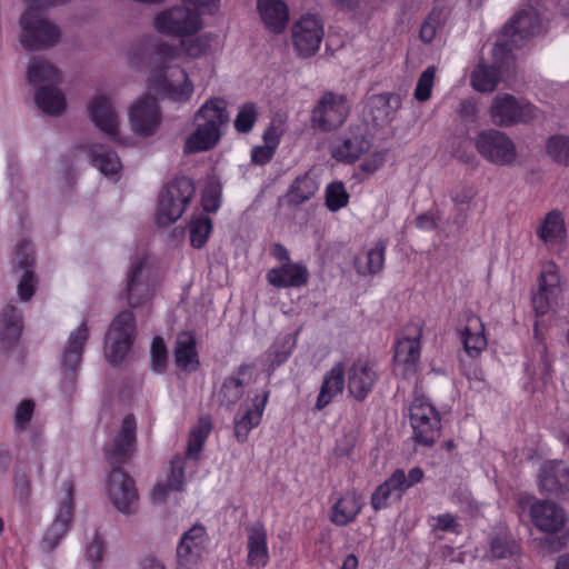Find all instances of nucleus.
<instances>
[{
    "instance_id": "f257e3e1",
    "label": "nucleus",
    "mask_w": 569,
    "mask_h": 569,
    "mask_svg": "<svg viewBox=\"0 0 569 569\" xmlns=\"http://www.w3.org/2000/svg\"><path fill=\"white\" fill-rule=\"evenodd\" d=\"M181 57L180 47L166 41H158L153 46V68L148 79V88L173 102L190 100L194 87L187 71L169 63Z\"/></svg>"
},
{
    "instance_id": "f03ea898",
    "label": "nucleus",
    "mask_w": 569,
    "mask_h": 569,
    "mask_svg": "<svg viewBox=\"0 0 569 569\" xmlns=\"http://www.w3.org/2000/svg\"><path fill=\"white\" fill-rule=\"evenodd\" d=\"M196 130L187 138L186 154L207 151L217 146L221 138V126L229 121L227 102L222 98L209 99L194 114Z\"/></svg>"
},
{
    "instance_id": "7ed1b4c3",
    "label": "nucleus",
    "mask_w": 569,
    "mask_h": 569,
    "mask_svg": "<svg viewBox=\"0 0 569 569\" xmlns=\"http://www.w3.org/2000/svg\"><path fill=\"white\" fill-rule=\"evenodd\" d=\"M27 3L26 12L20 17L22 29L21 44L23 48L36 51L57 44L60 40L59 28L46 20L41 11L68 0H23Z\"/></svg>"
},
{
    "instance_id": "20e7f679",
    "label": "nucleus",
    "mask_w": 569,
    "mask_h": 569,
    "mask_svg": "<svg viewBox=\"0 0 569 569\" xmlns=\"http://www.w3.org/2000/svg\"><path fill=\"white\" fill-rule=\"evenodd\" d=\"M194 193V182L188 177H178L169 182L159 196L157 223L164 227L176 222Z\"/></svg>"
},
{
    "instance_id": "39448f33",
    "label": "nucleus",
    "mask_w": 569,
    "mask_h": 569,
    "mask_svg": "<svg viewBox=\"0 0 569 569\" xmlns=\"http://www.w3.org/2000/svg\"><path fill=\"white\" fill-rule=\"evenodd\" d=\"M515 57L508 43L500 40L492 48V63L479 64L471 73V84L479 92H491L499 79L509 77L513 71Z\"/></svg>"
},
{
    "instance_id": "423d86ee",
    "label": "nucleus",
    "mask_w": 569,
    "mask_h": 569,
    "mask_svg": "<svg viewBox=\"0 0 569 569\" xmlns=\"http://www.w3.org/2000/svg\"><path fill=\"white\" fill-rule=\"evenodd\" d=\"M412 439L425 447H431L440 437L441 419L435 406L425 397H417L409 408Z\"/></svg>"
},
{
    "instance_id": "0eeeda50",
    "label": "nucleus",
    "mask_w": 569,
    "mask_h": 569,
    "mask_svg": "<svg viewBox=\"0 0 569 569\" xmlns=\"http://www.w3.org/2000/svg\"><path fill=\"white\" fill-rule=\"evenodd\" d=\"M104 458L112 469H121L130 462L137 452V420L127 415L120 428L103 447Z\"/></svg>"
},
{
    "instance_id": "6e6552de",
    "label": "nucleus",
    "mask_w": 569,
    "mask_h": 569,
    "mask_svg": "<svg viewBox=\"0 0 569 569\" xmlns=\"http://www.w3.org/2000/svg\"><path fill=\"white\" fill-rule=\"evenodd\" d=\"M134 316L130 310L121 311L113 319L106 337V359L111 366L120 365L134 341Z\"/></svg>"
},
{
    "instance_id": "1a4fd4ad",
    "label": "nucleus",
    "mask_w": 569,
    "mask_h": 569,
    "mask_svg": "<svg viewBox=\"0 0 569 569\" xmlns=\"http://www.w3.org/2000/svg\"><path fill=\"white\" fill-rule=\"evenodd\" d=\"M475 148L488 162L508 167L517 159V148L511 138L503 131L486 129L475 138Z\"/></svg>"
},
{
    "instance_id": "9d476101",
    "label": "nucleus",
    "mask_w": 569,
    "mask_h": 569,
    "mask_svg": "<svg viewBox=\"0 0 569 569\" xmlns=\"http://www.w3.org/2000/svg\"><path fill=\"white\" fill-rule=\"evenodd\" d=\"M153 24L159 33L179 38L196 34L202 28L199 12L187 6H176L159 12Z\"/></svg>"
},
{
    "instance_id": "9b49d317",
    "label": "nucleus",
    "mask_w": 569,
    "mask_h": 569,
    "mask_svg": "<svg viewBox=\"0 0 569 569\" xmlns=\"http://www.w3.org/2000/svg\"><path fill=\"white\" fill-rule=\"evenodd\" d=\"M489 114L496 126L509 128L532 121L537 117V108L512 94L498 93L492 100Z\"/></svg>"
},
{
    "instance_id": "f8f14e48",
    "label": "nucleus",
    "mask_w": 569,
    "mask_h": 569,
    "mask_svg": "<svg viewBox=\"0 0 569 569\" xmlns=\"http://www.w3.org/2000/svg\"><path fill=\"white\" fill-rule=\"evenodd\" d=\"M108 496L116 509L132 515L138 507V491L134 480L122 469H112L108 476Z\"/></svg>"
},
{
    "instance_id": "ddd939ff",
    "label": "nucleus",
    "mask_w": 569,
    "mask_h": 569,
    "mask_svg": "<svg viewBox=\"0 0 569 569\" xmlns=\"http://www.w3.org/2000/svg\"><path fill=\"white\" fill-rule=\"evenodd\" d=\"M161 113L156 98L144 94L129 109L131 130L141 137L156 134L161 123Z\"/></svg>"
},
{
    "instance_id": "4468645a",
    "label": "nucleus",
    "mask_w": 569,
    "mask_h": 569,
    "mask_svg": "<svg viewBox=\"0 0 569 569\" xmlns=\"http://www.w3.org/2000/svg\"><path fill=\"white\" fill-rule=\"evenodd\" d=\"M323 34L321 19L312 14L301 17L292 27V41L298 56L309 58L316 54Z\"/></svg>"
},
{
    "instance_id": "2eb2a0df",
    "label": "nucleus",
    "mask_w": 569,
    "mask_h": 569,
    "mask_svg": "<svg viewBox=\"0 0 569 569\" xmlns=\"http://www.w3.org/2000/svg\"><path fill=\"white\" fill-rule=\"evenodd\" d=\"M421 323H408L405 327V336L398 339L395 350V361L403 367L402 375L406 378L413 376L421 353Z\"/></svg>"
},
{
    "instance_id": "dca6fc26",
    "label": "nucleus",
    "mask_w": 569,
    "mask_h": 569,
    "mask_svg": "<svg viewBox=\"0 0 569 569\" xmlns=\"http://www.w3.org/2000/svg\"><path fill=\"white\" fill-rule=\"evenodd\" d=\"M561 293L558 267L549 261L542 264L538 279V291L532 296V307L537 316H545Z\"/></svg>"
},
{
    "instance_id": "f3484780",
    "label": "nucleus",
    "mask_w": 569,
    "mask_h": 569,
    "mask_svg": "<svg viewBox=\"0 0 569 569\" xmlns=\"http://www.w3.org/2000/svg\"><path fill=\"white\" fill-rule=\"evenodd\" d=\"M540 27L541 21L537 10L532 7H527L515 13L510 21L505 24L502 36L508 38L509 41L500 42L508 43L511 50L519 48L526 40L538 34Z\"/></svg>"
},
{
    "instance_id": "a211bd4d",
    "label": "nucleus",
    "mask_w": 569,
    "mask_h": 569,
    "mask_svg": "<svg viewBox=\"0 0 569 569\" xmlns=\"http://www.w3.org/2000/svg\"><path fill=\"white\" fill-rule=\"evenodd\" d=\"M348 116L347 99L343 94L327 92L312 111L313 123L322 131L340 127Z\"/></svg>"
},
{
    "instance_id": "6ab92c4d",
    "label": "nucleus",
    "mask_w": 569,
    "mask_h": 569,
    "mask_svg": "<svg viewBox=\"0 0 569 569\" xmlns=\"http://www.w3.org/2000/svg\"><path fill=\"white\" fill-rule=\"evenodd\" d=\"M12 267L14 270L23 271L18 283V295L21 301H29L34 295L38 282L33 272L34 250L29 241L23 240L18 243Z\"/></svg>"
},
{
    "instance_id": "aec40b11",
    "label": "nucleus",
    "mask_w": 569,
    "mask_h": 569,
    "mask_svg": "<svg viewBox=\"0 0 569 569\" xmlns=\"http://www.w3.org/2000/svg\"><path fill=\"white\" fill-rule=\"evenodd\" d=\"M539 486L542 491L569 500V466L562 461L546 462L539 472Z\"/></svg>"
},
{
    "instance_id": "412c9836",
    "label": "nucleus",
    "mask_w": 569,
    "mask_h": 569,
    "mask_svg": "<svg viewBox=\"0 0 569 569\" xmlns=\"http://www.w3.org/2000/svg\"><path fill=\"white\" fill-rule=\"evenodd\" d=\"M530 517L536 528L543 532L560 531L567 522L565 510L549 500H535L530 506Z\"/></svg>"
},
{
    "instance_id": "4be33fe9",
    "label": "nucleus",
    "mask_w": 569,
    "mask_h": 569,
    "mask_svg": "<svg viewBox=\"0 0 569 569\" xmlns=\"http://www.w3.org/2000/svg\"><path fill=\"white\" fill-rule=\"evenodd\" d=\"M378 379L373 366L360 359L353 361L348 369V392L357 401L362 402L372 391Z\"/></svg>"
},
{
    "instance_id": "5701e85b",
    "label": "nucleus",
    "mask_w": 569,
    "mask_h": 569,
    "mask_svg": "<svg viewBox=\"0 0 569 569\" xmlns=\"http://www.w3.org/2000/svg\"><path fill=\"white\" fill-rule=\"evenodd\" d=\"M253 365L239 366L231 376L224 378L218 392V401L227 408L233 407L243 396L244 388L251 382Z\"/></svg>"
},
{
    "instance_id": "b1692460",
    "label": "nucleus",
    "mask_w": 569,
    "mask_h": 569,
    "mask_svg": "<svg viewBox=\"0 0 569 569\" xmlns=\"http://www.w3.org/2000/svg\"><path fill=\"white\" fill-rule=\"evenodd\" d=\"M204 527L196 525L186 531L177 547L178 569H191L203 551Z\"/></svg>"
},
{
    "instance_id": "393cba45",
    "label": "nucleus",
    "mask_w": 569,
    "mask_h": 569,
    "mask_svg": "<svg viewBox=\"0 0 569 569\" xmlns=\"http://www.w3.org/2000/svg\"><path fill=\"white\" fill-rule=\"evenodd\" d=\"M88 338L89 330L86 321H83L69 336L68 346L61 358V368L64 378L70 381H73L74 373L80 366L83 347Z\"/></svg>"
},
{
    "instance_id": "a878e982",
    "label": "nucleus",
    "mask_w": 569,
    "mask_h": 569,
    "mask_svg": "<svg viewBox=\"0 0 569 569\" xmlns=\"http://www.w3.org/2000/svg\"><path fill=\"white\" fill-rule=\"evenodd\" d=\"M88 110L94 126L117 140L118 117L110 99L106 96H97L90 101Z\"/></svg>"
},
{
    "instance_id": "bb28decb",
    "label": "nucleus",
    "mask_w": 569,
    "mask_h": 569,
    "mask_svg": "<svg viewBox=\"0 0 569 569\" xmlns=\"http://www.w3.org/2000/svg\"><path fill=\"white\" fill-rule=\"evenodd\" d=\"M309 272L301 263L284 262L267 273V280L276 288H298L308 282Z\"/></svg>"
},
{
    "instance_id": "cd10ccee",
    "label": "nucleus",
    "mask_w": 569,
    "mask_h": 569,
    "mask_svg": "<svg viewBox=\"0 0 569 569\" xmlns=\"http://www.w3.org/2000/svg\"><path fill=\"white\" fill-rule=\"evenodd\" d=\"M401 99L398 94L382 92L368 98L367 110L376 124H387L392 121L395 112L400 108Z\"/></svg>"
},
{
    "instance_id": "c85d7f7f",
    "label": "nucleus",
    "mask_w": 569,
    "mask_h": 569,
    "mask_svg": "<svg viewBox=\"0 0 569 569\" xmlns=\"http://www.w3.org/2000/svg\"><path fill=\"white\" fill-rule=\"evenodd\" d=\"M68 486V495L66 500L61 502L58 513L53 523L47 530L46 536L43 538V542L48 545L50 549H53L59 540L67 533L69 529V525L72 520L73 516V503H72V485L67 483Z\"/></svg>"
},
{
    "instance_id": "c756f323",
    "label": "nucleus",
    "mask_w": 569,
    "mask_h": 569,
    "mask_svg": "<svg viewBox=\"0 0 569 569\" xmlns=\"http://www.w3.org/2000/svg\"><path fill=\"white\" fill-rule=\"evenodd\" d=\"M257 8L263 23L272 32L280 33L286 29L289 10L283 0H258Z\"/></svg>"
},
{
    "instance_id": "7c9ffc66",
    "label": "nucleus",
    "mask_w": 569,
    "mask_h": 569,
    "mask_svg": "<svg viewBox=\"0 0 569 569\" xmlns=\"http://www.w3.org/2000/svg\"><path fill=\"white\" fill-rule=\"evenodd\" d=\"M268 398L269 391L264 390L262 395L256 396L251 409H247L240 418H234V436L239 442H244L250 430L260 423Z\"/></svg>"
},
{
    "instance_id": "2f4dec72",
    "label": "nucleus",
    "mask_w": 569,
    "mask_h": 569,
    "mask_svg": "<svg viewBox=\"0 0 569 569\" xmlns=\"http://www.w3.org/2000/svg\"><path fill=\"white\" fill-rule=\"evenodd\" d=\"M318 190L319 183L317 179L312 176L311 171H307L296 177L289 186L284 196L287 204L298 207L313 198Z\"/></svg>"
},
{
    "instance_id": "473e14b6",
    "label": "nucleus",
    "mask_w": 569,
    "mask_h": 569,
    "mask_svg": "<svg viewBox=\"0 0 569 569\" xmlns=\"http://www.w3.org/2000/svg\"><path fill=\"white\" fill-rule=\"evenodd\" d=\"M387 243L379 240L370 249L363 250L355 258V268L360 276H375L383 269Z\"/></svg>"
},
{
    "instance_id": "72a5a7b5",
    "label": "nucleus",
    "mask_w": 569,
    "mask_h": 569,
    "mask_svg": "<svg viewBox=\"0 0 569 569\" xmlns=\"http://www.w3.org/2000/svg\"><path fill=\"white\" fill-rule=\"evenodd\" d=\"M345 372L343 363L339 362L325 375L316 402L317 410H322L331 402L335 396L342 392L345 386Z\"/></svg>"
},
{
    "instance_id": "f704fd0d",
    "label": "nucleus",
    "mask_w": 569,
    "mask_h": 569,
    "mask_svg": "<svg viewBox=\"0 0 569 569\" xmlns=\"http://www.w3.org/2000/svg\"><path fill=\"white\" fill-rule=\"evenodd\" d=\"M174 361L183 371H196L199 367L197 342L193 335L182 332L178 336L174 346Z\"/></svg>"
},
{
    "instance_id": "c9c22d12",
    "label": "nucleus",
    "mask_w": 569,
    "mask_h": 569,
    "mask_svg": "<svg viewBox=\"0 0 569 569\" xmlns=\"http://www.w3.org/2000/svg\"><path fill=\"white\" fill-rule=\"evenodd\" d=\"M362 509L356 492L342 495L331 507L330 521L336 526H347L355 521Z\"/></svg>"
},
{
    "instance_id": "e433bc0d",
    "label": "nucleus",
    "mask_w": 569,
    "mask_h": 569,
    "mask_svg": "<svg viewBox=\"0 0 569 569\" xmlns=\"http://www.w3.org/2000/svg\"><path fill=\"white\" fill-rule=\"evenodd\" d=\"M269 561L267 547V531L257 523L249 528L248 535V563L253 567H264Z\"/></svg>"
},
{
    "instance_id": "4c0bfd02",
    "label": "nucleus",
    "mask_w": 569,
    "mask_h": 569,
    "mask_svg": "<svg viewBox=\"0 0 569 569\" xmlns=\"http://www.w3.org/2000/svg\"><path fill=\"white\" fill-rule=\"evenodd\" d=\"M370 148L371 142L363 134L351 133L345 137L339 144L335 146L332 156L338 161L352 163L361 154L369 151Z\"/></svg>"
},
{
    "instance_id": "58836bf2",
    "label": "nucleus",
    "mask_w": 569,
    "mask_h": 569,
    "mask_svg": "<svg viewBox=\"0 0 569 569\" xmlns=\"http://www.w3.org/2000/svg\"><path fill=\"white\" fill-rule=\"evenodd\" d=\"M34 101L38 108L49 116H60L67 108L66 98L56 84L39 87L34 93Z\"/></svg>"
},
{
    "instance_id": "ea45409f",
    "label": "nucleus",
    "mask_w": 569,
    "mask_h": 569,
    "mask_svg": "<svg viewBox=\"0 0 569 569\" xmlns=\"http://www.w3.org/2000/svg\"><path fill=\"white\" fill-rule=\"evenodd\" d=\"M22 331V316L14 306H7L0 315V343L8 348L16 343Z\"/></svg>"
},
{
    "instance_id": "a19ab883",
    "label": "nucleus",
    "mask_w": 569,
    "mask_h": 569,
    "mask_svg": "<svg viewBox=\"0 0 569 569\" xmlns=\"http://www.w3.org/2000/svg\"><path fill=\"white\" fill-rule=\"evenodd\" d=\"M468 325L460 330V337L465 351L471 358H476L487 347V340L483 335V325L480 318L471 315L468 317Z\"/></svg>"
},
{
    "instance_id": "79ce46f5",
    "label": "nucleus",
    "mask_w": 569,
    "mask_h": 569,
    "mask_svg": "<svg viewBox=\"0 0 569 569\" xmlns=\"http://www.w3.org/2000/svg\"><path fill=\"white\" fill-rule=\"evenodd\" d=\"M144 261L141 258H136L129 268L127 274V283L124 289L126 299L131 308H136L142 302V293L146 291V286L141 281Z\"/></svg>"
},
{
    "instance_id": "37998d69",
    "label": "nucleus",
    "mask_w": 569,
    "mask_h": 569,
    "mask_svg": "<svg viewBox=\"0 0 569 569\" xmlns=\"http://www.w3.org/2000/svg\"><path fill=\"white\" fill-rule=\"evenodd\" d=\"M89 156L92 164L107 177L117 176L121 169L118 154L103 144H91L89 147Z\"/></svg>"
},
{
    "instance_id": "c03bdc74",
    "label": "nucleus",
    "mask_w": 569,
    "mask_h": 569,
    "mask_svg": "<svg viewBox=\"0 0 569 569\" xmlns=\"http://www.w3.org/2000/svg\"><path fill=\"white\" fill-rule=\"evenodd\" d=\"M402 482L399 481L398 478L391 475L387 478L381 485H379L371 495L370 505L375 511H379L389 507V500L395 497L396 499H401L405 493L400 486Z\"/></svg>"
},
{
    "instance_id": "a18cd8bd",
    "label": "nucleus",
    "mask_w": 569,
    "mask_h": 569,
    "mask_svg": "<svg viewBox=\"0 0 569 569\" xmlns=\"http://www.w3.org/2000/svg\"><path fill=\"white\" fill-rule=\"evenodd\" d=\"M27 78L30 83L57 84L60 82L58 69L40 57L32 59Z\"/></svg>"
},
{
    "instance_id": "49530a36",
    "label": "nucleus",
    "mask_w": 569,
    "mask_h": 569,
    "mask_svg": "<svg viewBox=\"0 0 569 569\" xmlns=\"http://www.w3.org/2000/svg\"><path fill=\"white\" fill-rule=\"evenodd\" d=\"M537 234L545 242L563 240L566 238V227L561 212L558 210L548 212L543 223L537 229Z\"/></svg>"
},
{
    "instance_id": "de8ad7c7",
    "label": "nucleus",
    "mask_w": 569,
    "mask_h": 569,
    "mask_svg": "<svg viewBox=\"0 0 569 569\" xmlns=\"http://www.w3.org/2000/svg\"><path fill=\"white\" fill-rule=\"evenodd\" d=\"M212 425L209 418H200L189 433L186 458L198 460L203 445L210 435Z\"/></svg>"
},
{
    "instance_id": "09e8293b",
    "label": "nucleus",
    "mask_w": 569,
    "mask_h": 569,
    "mask_svg": "<svg viewBox=\"0 0 569 569\" xmlns=\"http://www.w3.org/2000/svg\"><path fill=\"white\" fill-rule=\"evenodd\" d=\"M518 545L507 530H499L490 539L489 553L492 559H506L518 552Z\"/></svg>"
},
{
    "instance_id": "8fccbe9b",
    "label": "nucleus",
    "mask_w": 569,
    "mask_h": 569,
    "mask_svg": "<svg viewBox=\"0 0 569 569\" xmlns=\"http://www.w3.org/2000/svg\"><path fill=\"white\" fill-rule=\"evenodd\" d=\"M349 202V193L341 181H333L326 187L325 203L329 211L337 212Z\"/></svg>"
},
{
    "instance_id": "3c124183",
    "label": "nucleus",
    "mask_w": 569,
    "mask_h": 569,
    "mask_svg": "<svg viewBox=\"0 0 569 569\" xmlns=\"http://www.w3.org/2000/svg\"><path fill=\"white\" fill-rule=\"evenodd\" d=\"M212 230L211 219L207 216H200L191 219L189 224L190 242L193 248H202Z\"/></svg>"
},
{
    "instance_id": "603ef678",
    "label": "nucleus",
    "mask_w": 569,
    "mask_h": 569,
    "mask_svg": "<svg viewBox=\"0 0 569 569\" xmlns=\"http://www.w3.org/2000/svg\"><path fill=\"white\" fill-rule=\"evenodd\" d=\"M258 119V108L254 102H246L240 108L236 116L233 126L240 133H249Z\"/></svg>"
},
{
    "instance_id": "864d4df0",
    "label": "nucleus",
    "mask_w": 569,
    "mask_h": 569,
    "mask_svg": "<svg viewBox=\"0 0 569 569\" xmlns=\"http://www.w3.org/2000/svg\"><path fill=\"white\" fill-rule=\"evenodd\" d=\"M151 369L157 375L166 372L168 367V349L164 340L160 336L152 339L150 347Z\"/></svg>"
},
{
    "instance_id": "5fc2aeb1",
    "label": "nucleus",
    "mask_w": 569,
    "mask_h": 569,
    "mask_svg": "<svg viewBox=\"0 0 569 569\" xmlns=\"http://www.w3.org/2000/svg\"><path fill=\"white\" fill-rule=\"evenodd\" d=\"M547 152L558 163L569 166V137H550L547 141Z\"/></svg>"
},
{
    "instance_id": "6e6d98bb",
    "label": "nucleus",
    "mask_w": 569,
    "mask_h": 569,
    "mask_svg": "<svg viewBox=\"0 0 569 569\" xmlns=\"http://www.w3.org/2000/svg\"><path fill=\"white\" fill-rule=\"evenodd\" d=\"M211 38L209 36H198L188 40L182 39L180 41L181 56H186L191 59L200 58L210 48Z\"/></svg>"
},
{
    "instance_id": "4d7b16f0",
    "label": "nucleus",
    "mask_w": 569,
    "mask_h": 569,
    "mask_svg": "<svg viewBox=\"0 0 569 569\" xmlns=\"http://www.w3.org/2000/svg\"><path fill=\"white\" fill-rule=\"evenodd\" d=\"M436 76V67L429 66L419 77L416 89H415V98L418 101H427L431 96V90L433 87Z\"/></svg>"
},
{
    "instance_id": "13d9d810",
    "label": "nucleus",
    "mask_w": 569,
    "mask_h": 569,
    "mask_svg": "<svg viewBox=\"0 0 569 569\" xmlns=\"http://www.w3.org/2000/svg\"><path fill=\"white\" fill-rule=\"evenodd\" d=\"M441 11L433 9L421 24L419 37L425 43H430L437 33L438 28L441 26Z\"/></svg>"
},
{
    "instance_id": "bf43d9fd",
    "label": "nucleus",
    "mask_w": 569,
    "mask_h": 569,
    "mask_svg": "<svg viewBox=\"0 0 569 569\" xmlns=\"http://www.w3.org/2000/svg\"><path fill=\"white\" fill-rule=\"evenodd\" d=\"M34 410V402L32 400H23L17 407L14 412V428L18 432H22L27 429L29 422L32 419Z\"/></svg>"
},
{
    "instance_id": "052dcab7",
    "label": "nucleus",
    "mask_w": 569,
    "mask_h": 569,
    "mask_svg": "<svg viewBox=\"0 0 569 569\" xmlns=\"http://www.w3.org/2000/svg\"><path fill=\"white\" fill-rule=\"evenodd\" d=\"M168 486L171 490L180 491L184 481V460L176 457L170 462V472L167 477Z\"/></svg>"
},
{
    "instance_id": "680f3d73",
    "label": "nucleus",
    "mask_w": 569,
    "mask_h": 569,
    "mask_svg": "<svg viewBox=\"0 0 569 569\" xmlns=\"http://www.w3.org/2000/svg\"><path fill=\"white\" fill-rule=\"evenodd\" d=\"M392 475L393 477L398 478L400 482H402L399 486L403 492L423 479V470L420 467L411 468L407 476L402 469L395 470Z\"/></svg>"
},
{
    "instance_id": "e2e57ef3",
    "label": "nucleus",
    "mask_w": 569,
    "mask_h": 569,
    "mask_svg": "<svg viewBox=\"0 0 569 569\" xmlns=\"http://www.w3.org/2000/svg\"><path fill=\"white\" fill-rule=\"evenodd\" d=\"M221 193L217 186H209L204 189L201 202L206 212H216L221 204Z\"/></svg>"
},
{
    "instance_id": "0e129e2a",
    "label": "nucleus",
    "mask_w": 569,
    "mask_h": 569,
    "mask_svg": "<svg viewBox=\"0 0 569 569\" xmlns=\"http://www.w3.org/2000/svg\"><path fill=\"white\" fill-rule=\"evenodd\" d=\"M385 160V153L380 151H376L363 159L358 167L359 171L365 174L361 179L375 173L383 164Z\"/></svg>"
},
{
    "instance_id": "69168bd1",
    "label": "nucleus",
    "mask_w": 569,
    "mask_h": 569,
    "mask_svg": "<svg viewBox=\"0 0 569 569\" xmlns=\"http://www.w3.org/2000/svg\"><path fill=\"white\" fill-rule=\"evenodd\" d=\"M469 209L467 207H453L449 217L448 223L455 228L457 232H460L469 217Z\"/></svg>"
},
{
    "instance_id": "338daca9",
    "label": "nucleus",
    "mask_w": 569,
    "mask_h": 569,
    "mask_svg": "<svg viewBox=\"0 0 569 569\" xmlns=\"http://www.w3.org/2000/svg\"><path fill=\"white\" fill-rule=\"evenodd\" d=\"M535 339H536V352L538 353V356L540 358L543 369L546 371H548L550 369L551 361L548 356L547 343H546L542 335L538 330L537 326H535Z\"/></svg>"
},
{
    "instance_id": "774afa93",
    "label": "nucleus",
    "mask_w": 569,
    "mask_h": 569,
    "mask_svg": "<svg viewBox=\"0 0 569 569\" xmlns=\"http://www.w3.org/2000/svg\"><path fill=\"white\" fill-rule=\"evenodd\" d=\"M274 150L267 146H257L251 150V161L254 164L263 166L274 156Z\"/></svg>"
}]
</instances>
